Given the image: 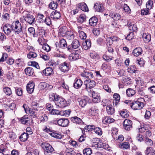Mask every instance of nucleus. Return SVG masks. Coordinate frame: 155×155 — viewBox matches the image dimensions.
Segmentation results:
<instances>
[{"mask_svg":"<svg viewBox=\"0 0 155 155\" xmlns=\"http://www.w3.org/2000/svg\"><path fill=\"white\" fill-rule=\"evenodd\" d=\"M23 17L25 21L30 25H33L36 22L34 16L29 14V12L24 11L22 13Z\"/></svg>","mask_w":155,"mask_h":155,"instance_id":"nucleus-1","label":"nucleus"},{"mask_svg":"<svg viewBox=\"0 0 155 155\" xmlns=\"http://www.w3.org/2000/svg\"><path fill=\"white\" fill-rule=\"evenodd\" d=\"M13 30L16 34H18L23 33L22 27L18 21H15L12 24Z\"/></svg>","mask_w":155,"mask_h":155,"instance_id":"nucleus-2","label":"nucleus"},{"mask_svg":"<svg viewBox=\"0 0 155 155\" xmlns=\"http://www.w3.org/2000/svg\"><path fill=\"white\" fill-rule=\"evenodd\" d=\"M55 104L58 106L60 107H64L67 106V103L66 101L64 98L57 96L56 100H55Z\"/></svg>","mask_w":155,"mask_h":155,"instance_id":"nucleus-3","label":"nucleus"},{"mask_svg":"<svg viewBox=\"0 0 155 155\" xmlns=\"http://www.w3.org/2000/svg\"><path fill=\"white\" fill-rule=\"evenodd\" d=\"M53 121L54 124H57L58 125L62 127L67 126L69 123V120L66 118H62L58 120H53Z\"/></svg>","mask_w":155,"mask_h":155,"instance_id":"nucleus-4","label":"nucleus"},{"mask_svg":"<svg viewBox=\"0 0 155 155\" xmlns=\"http://www.w3.org/2000/svg\"><path fill=\"white\" fill-rule=\"evenodd\" d=\"M41 146L45 151L44 153L46 155L49 153H51L54 150L52 146L48 143H43L41 144Z\"/></svg>","mask_w":155,"mask_h":155,"instance_id":"nucleus-5","label":"nucleus"},{"mask_svg":"<svg viewBox=\"0 0 155 155\" xmlns=\"http://www.w3.org/2000/svg\"><path fill=\"white\" fill-rule=\"evenodd\" d=\"M144 106V104L139 101H134L132 103L130 107L134 110L141 109Z\"/></svg>","mask_w":155,"mask_h":155,"instance_id":"nucleus-6","label":"nucleus"},{"mask_svg":"<svg viewBox=\"0 0 155 155\" xmlns=\"http://www.w3.org/2000/svg\"><path fill=\"white\" fill-rule=\"evenodd\" d=\"M41 107H37V108L29 109V112L31 115H34L35 117H39V114L41 111V110L40 109Z\"/></svg>","mask_w":155,"mask_h":155,"instance_id":"nucleus-7","label":"nucleus"},{"mask_svg":"<svg viewBox=\"0 0 155 155\" xmlns=\"http://www.w3.org/2000/svg\"><path fill=\"white\" fill-rule=\"evenodd\" d=\"M89 99L87 96H84L83 98H78V101L79 103V105L82 107H84L89 102Z\"/></svg>","mask_w":155,"mask_h":155,"instance_id":"nucleus-8","label":"nucleus"},{"mask_svg":"<svg viewBox=\"0 0 155 155\" xmlns=\"http://www.w3.org/2000/svg\"><path fill=\"white\" fill-rule=\"evenodd\" d=\"M84 84L86 86L85 89L87 90L88 89H90L93 88L95 85V81L91 80V79L85 81Z\"/></svg>","mask_w":155,"mask_h":155,"instance_id":"nucleus-9","label":"nucleus"},{"mask_svg":"<svg viewBox=\"0 0 155 155\" xmlns=\"http://www.w3.org/2000/svg\"><path fill=\"white\" fill-rule=\"evenodd\" d=\"M3 31L7 35H9L11 34L12 31L13 30L12 25L9 24H6L3 27Z\"/></svg>","mask_w":155,"mask_h":155,"instance_id":"nucleus-10","label":"nucleus"},{"mask_svg":"<svg viewBox=\"0 0 155 155\" xmlns=\"http://www.w3.org/2000/svg\"><path fill=\"white\" fill-rule=\"evenodd\" d=\"M132 122L128 119H125L123 122V125L124 129L127 130H130L132 128Z\"/></svg>","mask_w":155,"mask_h":155,"instance_id":"nucleus-11","label":"nucleus"},{"mask_svg":"<svg viewBox=\"0 0 155 155\" xmlns=\"http://www.w3.org/2000/svg\"><path fill=\"white\" fill-rule=\"evenodd\" d=\"M81 75V77L85 78L87 80L91 79L93 77V74L91 72L87 70L84 71L82 72Z\"/></svg>","mask_w":155,"mask_h":155,"instance_id":"nucleus-12","label":"nucleus"},{"mask_svg":"<svg viewBox=\"0 0 155 155\" xmlns=\"http://www.w3.org/2000/svg\"><path fill=\"white\" fill-rule=\"evenodd\" d=\"M69 65L66 62L61 64L59 65V69L62 72H65L69 70Z\"/></svg>","mask_w":155,"mask_h":155,"instance_id":"nucleus-13","label":"nucleus"},{"mask_svg":"<svg viewBox=\"0 0 155 155\" xmlns=\"http://www.w3.org/2000/svg\"><path fill=\"white\" fill-rule=\"evenodd\" d=\"M35 83L31 81H30L26 86L27 91L29 94L32 93L34 91L35 87Z\"/></svg>","mask_w":155,"mask_h":155,"instance_id":"nucleus-14","label":"nucleus"},{"mask_svg":"<svg viewBox=\"0 0 155 155\" xmlns=\"http://www.w3.org/2000/svg\"><path fill=\"white\" fill-rule=\"evenodd\" d=\"M92 94L93 97L92 101L94 103H97L101 101L100 97L99 94L94 91H93L92 92Z\"/></svg>","mask_w":155,"mask_h":155,"instance_id":"nucleus-15","label":"nucleus"},{"mask_svg":"<svg viewBox=\"0 0 155 155\" xmlns=\"http://www.w3.org/2000/svg\"><path fill=\"white\" fill-rule=\"evenodd\" d=\"M50 16L52 18L58 19L60 18L61 15L60 12L57 10H55L52 12Z\"/></svg>","mask_w":155,"mask_h":155,"instance_id":"nucleus-16","label":"nucleus"},{"mask_svg":"<svg viewBox=\"0 0 155 155\" xmlns=\"http://www.w3.org/2000/svg\"><path fill=\"white\" fill-rule=\"evenodd\" d=\"M99 110L97 107L92 106L89 110V113L93 116L96 115L98 113Z\"/></svg>","mask_w":155,"mask_h":155,"instance_id":"nucleus-17","label":"nucleus"},{"mask_svg":"<svg viewBox=\"0 0 155 155\" xmlns=\"http://www.w3.org/2000/svg\"><path fill=\"white\" fill-rule=\"evenodd\" d=\"M43 73L45 76H49L53 73V70L50 67L47 68L43 71Z\"/></svg>","mask_w":155,"mask_h":155,"instance_id":"nucleus-18","label":"nucleus"},{"mask_svg":"<svg viewBox=\"0 0 155 155\" xmlns=\"http://www.w3.org/2000/svg\"><path fill=\"white\" fill-rule=\"evenodd\" d=\"M113 105L116 106L119 103L120 99V96L117 93H114L113 95Z\"/></svg>","mask_w":155,"mask_h":155,"instance_id":"nucleus-19","label":"nucleus"},{"mask_svg":"<svg viewBox=\"0 0 155 155\" xmlns=\"http://www.w3.org/2000/svg\"><path fill=\"white\" fill-rule=\"evenodd\" d=\"M71 120L73 123L76 124H82L84 123L81 119L77 116L71 117Z\"/></svg>","mask_w":155,"mask_h":155,"instance_id":"nucleus-20","label":"nucleus"},{"mask_svg":"<svg viewBox=\"0 0 155 155\" xmlns=\"http://www.w3.org/2000/svg\"><path fill=\"white\" fill-rule=\"evenodd\" d=\"M71 45L72 48L75 49L81 47L79 41L77 39L74 40L72 41Z\"/></svg>","mask_w":155,"mask_h":155,"instance_id":"nucleus-21","label":"nucleus"},{"mask_svg":"<svg viewBox=\"0 0 155 155\" xmlns=\"http://www.w3.org/2000/svg\"><path fill=\"white\" fill-rule=\"evenodd\" d=\"M94 8L95 11L98 12H102L104 10V8L101 5L98 3H96L94 5Z\"/></svg>","mask_w":155,"mask_h":155,"instance_id":"nucleus-22","label":"nucleus"},{"mask_svg":"<svg viewBox=\"0 0 155 155\" xmlns=\"http://www.w3.org/2000/svg\"><path fill=\"white\" fill-rule=\"evenodd\" d=\"M64 36L66 37L68 40L71 41L74 39V37L73 32L70 31H67Z\"/></svg>","mask_w":155,"mask_h":155,"instance_id":"nucleus-23","label":"nucleus"},{"mask_svg":"<svg viewBox=\"0 0 155 155\" xmlns=\"http://www.w3.org/2000/svg\"><path fill=\"white\" fill-rule=\"evenodd\" d=\"M75 82L74 83V86L76 89H78L82 85L83 82L80 79H78L75 80Z\"/></svg>","mask_w":155,"mask_h":155,"instance_id":"nucleus-24","label":"nucleus"},{"mask_svg":"<svg viewBox=\"0 0 155 155\" xmlns=\"http://www.w3.org/2000/svg\"><path fill=\"white\" fill-rule=\"evenodd\" d=\"M91 46V43L90 40L87 39L83 43V48L85 50L89 49Z\"/></svg>","mask_w":155,"mask_h":155,"instance_id":"nucleus-25","label":"nucleus"},{"mask_svg":"<svg viewBox=\"0 0 155 155\" xmlns=\"http://www.w3.org/2000/svg\"><path fill=\"white\" fill-rule=\"evenodd\" d=\"M80 57V56L74 53L71 54L69 56L68 59L70 61H74L79 59Z\"/></svg>","mask_w":155,"mask_h":155,"instance_id":"nucleus-26","label":"nucleus"},{"mask_svg":"<svg viewBox=\"0 0 155 155\" xmlns=\"http://www.w3.org/2000/svg\"><path fill=\"white\" fill-rule=\"evenodd\" d=\"M142 52V48H137L133 50V54L134 56L137 57L141 54Z\"/></svg>","mask_w":155,"mask_h":155,"instance_id":"nucleus-27","label":"nucleus"},{"mask_svg":"<svg viewBox=\"0 0 155 155\" xmlns=\"http://www.w3.org/2000/svg\"><path fill=\"white\" fill-rule=\"evenodd\" d=\"M79 8L83 11L88 12V8L87 5L85 3H80L78 5Z\"/></svg>","mask_w":155,"mask_h":155,"instance_id":"nucleus-28","label":"nucleus"},{"mask_svg":"<svg viewBox=\"0 0 155 155\" xmlns=\"http://www.w3.org/2000/svg\"><path fill=\"white\" fill-rule=\"evenodd\" d=\"M97 19L96 17H93L89 19V23L91 26H94L97 25Z\"/></svg>","mask_w":155,"mask_h":155,"instance_id":"nucleus-29","label":"nucleus"},{"mask_svg":"<svg viewBox=\"0 0 155 155\" xmlns=\"http://www.w3.org/2000/svg\"><path fill=\"white\" fill-rule=\"evenodd\" d=\"M29 136V134L28 133H23L19 137V139L22 142H25L27 140Z\"/></svg>","mask_w":155,"mask_h":155,"instance_id":"nucleus-30","label":"nucleus"},{"mask_svg":"<svg viewBox=\"0 0 155 155\" xmlns=\"http://www.w3.org/2000/svg\"><path fill=\"white\" fill-rule=\"evenodd\" d=\"M25 74L29 76L33 75L34 73V70L31 67H28L25 70Z\"/></svg>","mask_w":155,"mask_h":155,"instance_id":"nucleus-31","label":"nucleus"},{"mask_svg":"<svg viewBox=\"0 0 155 155\" xmlns=\"http://www.w3.org/2000/svg\"><path fill=\"white\" fill-rule=\"evenodd\" d=\"M106 108L107 113L108 114L112 115L114 114L115 111L114 109L111 106H107Z\"/></svg>","mask_w":155,"mask_h":155,"instance_id":"nucleus-32","label":"nucleus"},{"mask_svg":"<svg viewBox=\"0 0 155 155\" xmlns=\"http://www.w3.org/2000/svg\"><path fill=\"white\" fill-rule=\"evenodd\" d=\"M155 150L152 147H147L145 151L146 155H154L155 154Z\"/></svg>","mask_w":155,"mask_h":155,"instance_id":"nucleus-33","label":"nucleus"},{"mask_svg":"<svg viewBox=\"0 0 155 155\" xmlns=\"http://www.w3.org/2000/svg\"><path fill=\"white\" fill-rule=\"evenodd\" d=\"M142 37L146 42H149L151 40V35L150 34L143 33L142 35Z\"/></svg>","mask_w":155,"mask_h":155,"instance_id":"nucleus-34","label":"nucleus"},{"mask_svg":"<svg viewBox=\"0 0 155 155\" xmlns=\"http://www.w3.org/2000/svg\"><path fill=\"white\" fill-rule=\"evenodd\" d=\"M92 153V150L89 147L85 148L83 150L84 155H91Z\"/></svg>","mask_w":155,"mask_h":155,"instance_id":"nucleus-35","label":"nucleus"},{"mask_svg":"<svg viewBox=\"0 0 155 155\" xmlns=\"http://www.w3.org/2000/svg\"><path fill=\"white\" fill-rule=\"evenodd\" d=\"M120 114L123 118H127L129 116V113L127 110L124 109L120 111Z\"/></svg>","mask_w":155,"mask_h":155,"instance_id":"nucleus-36","label":"nucleus"},{"mask_svg":"<svg viewBox=\"0 0 155 155\" xmlns=\"http://www.w3.org/2000/svg\"><path fill=\"white\" fill-rule=\"evenodd\" d=\"M109 16L114 20L116 21L119 20L121 18L120 15L119 14L111 13Z\"/></svg>","mask_w":155,"mask_h":155,"instance_id":"nucleus-37","label":"nucleus"},{"mask_svg":"<svg viewBox=\"0 0 155 155\" xmlns=\"http://www.w3.org/2000/svg\"><path fill=\"white\" fill-rule=\"evenodd\" d=\"M41 86L42 87L41 88L44 89L46 88L49 90H51L52 89L53 86L52 85L49 84L45 82H42L41 84Z\"/></svg>","mask_w":155,"mask_h":155,"instance_id":"nucleus-38","label":"nucleus"},{"mask_svg":"<svg viewBox=\"0 0 155 155\" xmlns=\"http://www.w3.org/2000/svg\"><path fill=\"white\" fill-rule=\"evenodd\" d=\"M67 44L66 41L64 39H61L60 41V47L63 48L65 49L67 48Z\"/></svg>","mask_w":155,"mask_h":155,"instance_id":"nucleus-39","label":"nucleus"},{"mask_svg":"<svg viewBox=\"0 0 155 155\" xmlns=\"http://www.w3.org/2000/svg\"><path fill=\"white\" fill-rule=\"evenodd\" d=\"M126 93L128 96L131 97L135 94V92L134 90L132 89L128 88L127 90Z\"/></svg>","mask_w":155,"mask_h":155,"instance_id":"nucleus-40","label":"nucleus"},{"mask_svg":"<svg viewBox=\"0 0 155 155\" xmlns=\"http://www.w3.org/2000/svg\"><path fill=\"white\" fill-rule=\"evenodd\" d=\"M129 28L130 30L132 31H136L137 29L136 25L134 22L131 23L129 24Z\"/></svg>","mask_w":155,"mask_h":155,"instance_id":"nucleus-41","label":"nucleus"},{"mask_svg":"<svg viewBox=\"0 0 155 155\" xmlns=\"http://www.w3.org/2000/svg\"><path fill=\"white\" fill-rule=\"evenodd\" d=\"M86 20V16L84 14L81 15L78 18V22L83 23Z\"/></svg>","mask_w":155,"mask_h":155,"instance_id":"nucleus-42","label":"nucleus"},{"mask_svg":"<svg viewBox=\"0 0 155 155\" xmlns=\"http://www.w3.org/2000/svg\"><path fill=\"white\" fill-rule=\"evenodd\" d=\"M120 147L123 149H127L130 147V145L127 142L121 143L119 145Z\"/></svg>","mask_w":155,"mask_h":155,"instance_id":"nucleus-43","label":"nucleus"},{"mask_svg":"<svg viewBox=\"0 0 155 155\" xmlns=\"http://www.w3.org/2000/svg\"><path fill=\"white\" fill-rule=\"evenodd\" d=\"M136 67L134 65H132L128 68L127 71L130 73H135L137 71Z\"/></svg>","mask_w":155,"mask_h":155,"instance_id":"nucleus-44","label":"nucleus"},{"mask_svg":"<svg viewBox=\"0 0 155 155\" xmlns=\"http://www.w3.org/2000/svg\"><path fill=\"white\" fill-rule=\"evenodd\" d=\"M67 32V31L66 28L65 26L61 28L59 30V32L60 34L63 36H65V35H66Z\"/></svg>","mask_w":155,"mask_h":155,"instance_id":"nucleus-45","label":"nucleus"},{"mask_svg":"<svg viewBox=\"0 0 155 155\" xmlns=\"http://www.w3.org/2000/svg\"><path fill=\"white\" fill-rule=\"evenodd\" d=\"M58 6L57 2H54V1L51 2L49 5V8L52 9H56Z\"/></svg>","mask_w":155,"mask_h":155,"instance_id":"nucleus-46","label":"nucleus"},{"mask_svg":"<svg viewBox=\"0 0 155 155\" xmlns=\"http://www.w3.org/2000/svg\"><path fill=\"white\" fill-rule=\"evenodd\" d=\"M41 122H44L47 121L48 120V117L46 114H44L41 116H40L38 118Z\"/></svg>","mask_w":155,"mask_h":155,"instance_id":"nucleus-47","label":"nucleus"},{"mask_svg":"<svg viewBox=\"0 0 155 155\" xmlns=\"http://www.w3.org/2000/svg\"><path fill=\"white\" fill-rule=\"evenodd\" d=\"M29 118L27 116H24L20 118L19 120L23 124H26L28 121V119Z\"/></svg>","mask_w":155,"mask_h":155,"instance_id":"nucleus-48","label":"nucleus"},{"mask_svg":"<svg viewBox=\"0 0 155 155\" xmlns=\"http://www.w3.org/2000/svg\"><path fill=\"white\" fill-rule=\"evenodd\" d=\"M3 91L5 94L8 95H10L12 93L11 90L8 87H4Z\"/></svg>","mask_w":155,"mask_h":155,"instance_id":"nucleus-49","label":"nucleus"},{"mask_svg":"<svg viewBox=\"0 0 155 155\" xmlns=\"http://www.w3.org/2000/svg\"><path fill=\"white\" fill-rule=\"evenodd\" d=\"M117 39L118 38L117 37H110L108 39L107 43L108 44V41L109 43V45H110L113 43V41H117Z\"/></svg>","mask_w":155,"mask_h":155,"instance_id":"nucleus-50","label":"nucleus"},{"mask_svg":"<svg viewBox=\"0 0 155 155\" xmlns=\"http://www.w3.org/2000/svg\"><path fill=\"white\" fill-rule=\"evenodd\" d=\"M37 56L36 53L31 51L27 54V56L29 59H32L33 58L36 57Z\"/></svg>","mask_w":155,"mask_h":155,"instance_id":"nucleus-51","label":"nucleus"},{"mask_svg":"<svg viewBox=\"0 0 155 155\" xmlns=\"http://www.w3.org/2000/svg\"><path fill=\"white\" fill-rule=\"evenodd\" d=\"M94 130L95 133L99 135H101L102 134V130L101 129L100 127H94Z\"/></svg>","mask_w":155,"mask_h":155,"instance_id":"nucleus-52","label":"nucleus"},{"mask_svg":"<svg viewBox=\"0 0 155 155\" xmlns=\"http://www.w3.org/2000/svg\"><path fill=\"white\" fill-rule=\"evenodd\" d=\"M94 126L93 125H88L86 126L84 128V131H91L94 130Z\"/></svg>","mask_w":155,"mask_h":155,"instance_id":"nucleus-53","label":"nucleus"},{"mask_svg":"<svg viewBox=\"0 0 155 155\" xmlns=\"http://www.w3.org/2000/svg\"><path fill=\"white\" fill-rule=\"evenodd\" d=\"M153 2L151 0H149L146 3V6L148 9H150L152 7Z\"/></svg>","mask_w":155,"mask_h":155,"instance_id":"nucleus-54","label":"nucleus"},{"mask_svg":"<svg viewBox=\"0 0 155 155\" xmlns=\"http://www.w3.org/2000/svg\"><path fill=\"white\" fill-rule=\"evenodd\" d=\"M65 153L66 155H74V154H75V152L71 149H67L66 150Z\"/></svg>","mask_w":155,"mask_h":155,"instance_id":"nucleus-55","label":"nucleus"},{"mask_svg":"<svg viewBox=\"0 0 155 155\" xmlns=\"http://www.w3.org/2000/svg\"><path fill=\"white\" fill-rule=\"evenodd\" d=\"M50 134L52 137H53L57 139H61L62 137L61 135L59 134L53 132Z\"/></svg>","mask_w":155,"mask_h":155,"instance_id":"nucleus-56","label":"nucleus"},{"mask_svg":"<svg viewBox=\"0 0 155 155\" xmlns=\"http://www.w3.org/2000/svg\"><path fill=\"white\" fill-rule=\"evenodd\" d=\"M79 36L81 39H86L87 37L86 34L83 31H80L79 33Z\"/></svg>","mask_w":155,"mask_h":155,"instance_id":"nucleus-57","label":"nucleus"},{"mask_svg":"<svg viewBox=\"0 0 155 155\" xmlns=\"http://www.w3.org/2000/svg\"><path fill=\"white\" fill-rule=\"evenodd\" d=\"M31 107L33 108H37V107H40L39 104L35 101H32L31 104Z\"/></svg>","mask_w":155,"mask_h":155,"instance_id":"nucleus-58","label":"nucleus"},{"mask_svg":"<svg viewBox=\"0 0 155 155\" xmlns=\"http://www.w3.org/2000/svg\"><path fill=\"white\" fill-rule=\"evenodd\" d=\"M145 142L146 144L148 146H151L153 144L152 140L148 138H145Z\"/></svg>","mask_w":155,"mask_h":155,"instance_id":"nucleus-59","label":"nucleus"},{"mask_svg":"<svg viewBox=\"0 0 155 155\" xmlns=\"http://www.w3.org/2000/svg\"><path fill=\"white\" fill-rule=\"evenodd\" d=\"M103 58L104 60L108 62L112 60L113 57L112 56H108L106 54H104L103 56Z\"/></svg>","mask_w":155,"mask_h":155,"instance_id":"nucleus-60","label":"nucleus"},{"mask_svg":"<svg viewBox=\"0 0 155 155\" xmlns=\"http://www.w3.org/2000/svg\"><path fill=\"white\" fill-rule=\"evenodd\" d=\"M56 97H55V94L54 93H52L49 95V99L51 101H54L55 103V100H56Z\"/></svg>","mask_w":155,"mask_h":155,"instance_id":"nucleus-61","label":"nucleus"},{"mask_svg":"<svg viewBox=\"0 0 155 155\" xmlns=\"http://www.w3.org/2000/svg\"><path fill=\"white\" fill-rule=\"evenodd\" d=\"M42 48L47 52H48L50 50V48L47 44H45L42 46Z\"/></svg>","mask_w":155,"mask_h":155,"instance_id":"nucleus-62","label":"nucleus"},{"mask_svg":"<svg viewBox=\"0 0 155 155\" xmlns=\"http://www.w3.org/2000/svg\"><path fill=\"white\" fill-rule=\"evenodd\" d=\"M123 8L125 12L127 13H129L130 12V10L128 6L126 4H124L123 6Z\"/></svg>","mask_w":155,"mask_h":155,"instance_id":"nucleus-63","label":"nucleus"},{"mask_svg":"<svg viewBox=\"0 0 155 155\" xmlns=\"http://www.w3.org/2000/svg\"><path fill=\"white\" fill-rule=\"evenodd\" d=\"M45 22L48 25H50L51 24V21L50 18L49 17H46L45 20Z\"/></svg>","mask_w":155,"mask_h":155,"instance_id":"nucleus-64","label":"nucleus"}]
</instances>
